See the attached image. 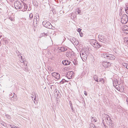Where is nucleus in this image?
Segmentation results:
<instances>
[{
  "label": "nucleus",
  "mask_w": 128,
  "mask_h": 128,
  "mask_svg": "<svg viewBox=\"0 0 128 128\" xmlns=\"http://www.w3.org/2000/svg\"><path fill=\"white\" fill-rule=\"evenodd\" d=\"M102 123L103 125L105 126V123H106L110 126L112 127L114 126V124L112 121L111 120L109 116L107 114H102Z\"/></svg>",
  "instance_id": "nucleus-1"
},
{
  "label": "nucleus",
  "mask_w": 128,
  "mask_h": 128,
  "mask_svg": "<svg viewBox=\"0 0 128 128\" xmlns=\"http://www.w3.org/2000/svg\"><path fill=\"white\" fill-rule=\"evenodd\" d=\"M98 38L100 42L105 44L109 42V38L107 36H104L103 35H99Z\"/></svg>",
  "instance_id": "nucleus-2"
},
{
  "label": "nucleus",
  "mask_w": 128,
  "mask_h": 128,
  "mask_svg": "<svg viewBox=\"0 0 128 128\" xmlns=\"http://www.w3.org/2000/svg\"><path fill=\"white\" fill-rule=\"evenodd\" d=\"M14 7L16 9H21L23 7V4L21 3L18 1H16L14 3Z\"/></svg>",
  "instance_id": "nucleus-3"
},
{
  "label": "nucleus",
  "mask_w": 128,
  "mask_h": 128,
  "mask_svg": "<svg viewBox=\"0 0 128 128\" xmlns=\"http://www.w3.org/2000/svg\"><path fill=\"white\" fill-rule=\"evenodd\" d=\"M90 42L92 45L96 48H99L101 46V45L98 43L96 40H92Z\"/></svg>",
  "instance_id": "nucleus-4"
},
{
  "label": "nucleus",
  "mask_w": 128,
  "mask_h": 128,
  "mask_svg": "<svg viewBox=\"0 0 128 128\" xmlns=\"http://www.w3.org/2000/svg\"><path fill=\"white\" fill-rule=\"evenodd\" d=\"M128 16L126 14H123L122 15L121 19V22L122 24H125L128 22Z\"/></svg>",
  "instance_id": "nucleus-5"
},
{
  "label": "nucleus",
  "mask_w": 128,
  "mask_h": 128,
  "mask_svg": "<svg viewBox=\"0 0 128 128\" xmlns=\"http://www.w3.org/2000/svg\"><path fill=\"white\" fill-rule=\"evenodd\" d=\"M42 24L46 28L51 29L52 28V25L50 23L46 21H44L42 22Z\"/></svg>",
  "instance_id": "nucleus-6"
},
{
  "label": "nucleus",
  "mask_w": 128,
  "mask_h": 128,
  "mask_svg": "<svg viewBox=\"0 0 128 128\" xmlns=\"http://www.w3.org/2000/svg\"><path fill=\"white\" fill-rule=\"evenodd\" d=\"M112 63L107 62H102V65L105 68H109L111 66Z\"/></svg>",
  "instance_id": "nucleus-7"
},
{
  "label": "nucleus",
  "mask_w": 128,
  "mask_h": 128,
  "mask_svg": "<svg viewBox=\"0 0 128 128\" xmlns=\"http://www.w3.org/2000/svg\"><path fill=\"white\" fill-rule=\"evenodd\" d=\"M36 15L37 16H34L33 20V23L34 24H37V22H38L39 21V17L38 14H36Z\"/></svg>",
  "instance_id": "nucleus-8"
},
{
  "label": "nucleus",
  "mask_w": 128,
  "mask_h": 128,
  "mask_svg": "<svg viewBox=\"0 0 128 128\" xmlns=\"http://www.w3.org/2000/svg\"><path fill=\"white\" fill-rule=\"evenodd\" d=\"M73 74V72L72 71L67 72L66 74V76L68 79H71L72 77Z\"/></svg>",
  "instance_id": "nucleus-9"
},
{
  "label": "nucleus",
  "mask_w": 128,
  "mask_h": 128,
  "mask_svg": "<svg viewBox=\"0 0 128 128\" xmlns=\"http://www.w3.org/2000/svg\"><path fill=\"white\" fill-rule=\"evenodd\" d=\"M123 32L127 34L128 33V26L126 25L124 26L122 29Z\"/></svg>",
  "instance_id": "nucleus-10"
},
{
  "label": "nucleus",
  "mask_w": 128,
  "mask_h": 128,
  "mask_svg": "<svg viewBox=\"0 0 128 128\" xmlns=\"http://www.w3.org/2000/svg\"><path fill=\"white\" fill-rule=\"evenodd\" d=\"M52 75L53 76L57 79H59L60 78V75L58 73L53 72L52 73Z\"/></svg>",
  "instance_id": "nucleus-11"
},
{
  "label": "nucleus",
  "mask_w": 128,
  "mask_h": 128,
  "mask_svg": "<svg viewBox=\"0 0 128 128\" xmlns=\"http://www.w3.org/2000/svg\"><path fill=\"white\" fill-rule=\"evenodd\" d=\"M10 16L8 18L12 21H14V17L13 14H12L11 12H9Z\"/></svg>",
  "instance_id": "nucleus-12"
},
{
  "label": "nucleus",
  "mask_w": 128,
  "mask_h": 128,
  "mask_svg": "<svg viewBox=\"0 0 128 128\" xmlns=\"http://www.w3.org/2000/svg\"><path fill=\"white\" fill-rule=\"evenodd\" d=\"M66 55L68 58H71L73 56V52H66Z\"/></svg>",
  "instance_id": "nucleus-13"
},
{
  "label": "nucleus",
  "mask_w": 128,
  "mask_h": 128,
  "mask_svg": "<svg viewBox=\"0 0 128 128\" xmlns=\"http://www.w3.org/2000/svg\"><path fill=\"white\" fill-rule=\"evenodd\" d=\"M62 63L64 65H70L71 62L68 60H63L62 62Z\"/></svg>",
  "instance_id": "nucleus-14"
},
{
  "label": "nucleus",
  "mask_w": 128,
  "mask_h": 128,
  "mask_svg": "<svg viewBox=\"0 0 128 128\" xmlns=\"http://www.w3.org/2000/svg\"><path fill=\"white\" fill-rule=\"evenodd\" d=\"M80 56L83 61H84L86 60L88 56L87 54L81 55L80 54Z\"/></svg>",
  "instance_id": "nucleus-15"
},
{
  "label": "nucleus",
  "mask_w": 128,
  "mask_h": 128,
  "mask_svg": "<svg viewBox=\"0 0 128 128\" xmlns=\"http://www.w3.org/2000/svg\"><path fill=\"white\" fill-rule=\"evenodd\" d=\"M109 55L108 59L114 60L115 59V57L114 56L110 54Z\"/></svg>",
  "instance_id": "nucleus-16"
},
{
  "label": "nucleus",
  "mask_w": 128,
  "mask_h": 128,
  "mask_svg": "<svg viewBox=\"0 0 128 128\" xmlns=\"http://www.w3.org/2000/svg\"><path fill=\"white\" fill-rule=\"evenodd\" d=\"M113 86L118 91H120V85H115L114 84V82H113Z\"/></svg>",
  "instance_id": "nucleus-17"
},
{
  "label": "nucleus",
  "mask_w": 128,
  "mask_h": 128,
  "mask_svg": "<svg viewBox=\"0 0 128 128\" xmlns=\"http://www.w3.org/2000/svg\"><path fill=\"white\" fill-rule=\"evenodd\" d=\"M32 98L34 102L35 103V101L36 100V94L35 93H33V94L32 95Z\"/></svg>",
  "instance_id": "nucleus-18"
},
{
  "label": "nucleus",
  "mask_w": 128,
  "mask_h": 128,
  "mask_svg": "<svg viewBox=\"0 0 128 128\" xmlns=\"http://www.w3.org/2000/svg\"><path fill=\"white\" fill-rule=\"evenodd\" d=\"M23 5H24V8H22V10L23 12L26 11L27 9L26 4H23Z\"/></svg>",
  "instance_id": "nucleus-19"
},
{
  "label": "nucleus",
  "mask_w": 128,
  "mask_h": 128,
  "mask_svg": "<svg viewBox=\"0 0 128 128\" xmlns=\"http://www.w3.org/2000/svg\"><path fill=\"white\" fill-rule=\"evenodd\" d=\"M93 78L95 80L98 82V77L97 75H95L94 76H93Z\"/></svg>",
  "instance_id": "nucleus-20"
},
{
  "label": "nucleus",
  "mask_w": 128,
  "mask_h": 128,
  "mask_svg": "<svg viewBox=\"0 0 128 128\" xmlns=\"http://www.w3.org/2000/svg\"><path fill=\"white\" fill-rule=\"evenodd\" d=\"M67 50V48H64V47H61L60 49V50L62 52H64Z\"/></svg>",
  "instance_id": "nucleus-21"
},
{
  "label": "nucleus",
  "mask_w": 128,
  "mask_h": 128,
  "mask_svg": "<svg viewBox=\"0 0 128 128\" xmlns=\"http://www.w3.org/2000/svg\"><path fill=\"white\" fill-rule=\"evenodd\" d=\"M124 42L126 44H128V38H125L124 39Z\"/></svg>",
  "instance_id": "nucleus-22"
},
{
  "label": "nucleus",
  "mask_w": 128,
  "mask_h": 128,
  "mask_svg": "<svg viewBox=\"0 0 128 128\" xmlns=\"http://www.w3.org/2000/svg\"><path fill=\"white\" fill-rule=\"evenodd\" d=\"M122 65L125 68H126L128 69V64L125 63H123L122 64Z\"/></svg>",
  "instance_id": "nucleus-23"
},
{
  "label": "nucleus",
  "mask_w": 128,
  "mask_h": 128,
  "mask_svg": "<svg viewBox=\"0 0 128 128\" xmlns=\"http://www.w3.org/2000/svg\"><path fill=\"white\" fill-rule=\"evenodd\" d=\"M71 41L72 43H74V42L76 41V40L74 38H70Z\"/></svg>",
  "instance_id": "nucleus-24"
},
{
  "label": "nucleus",
  "mask_w": 128,
  "mask_h": 128,
  "mask_svg": "<svg viewBox=\"0 0 128 128\" xmlns=\"http://www.w3.org/2000/svg\"><path fill=\"white\" fill-rule=\"evenodd\" d=\"M125 10L126 13L128 14V4L126 5Z\"/></svg>",
  "instance_id": "nucleus-25"
},
{
  "label": "nucleus",
  "mask_w": 128,
  "mask_h": 128,
  "mask_svg": "<svg viewBox=\"0 0 128 128\" xmlns=\"http://www.w3.org/2000/svg\"><path fill=\"white\" fill-rule=\"evenodd\" d=\"M92 121V122H96V118L95 117H92L91 118Z\"/></svg>",
  "instance_id": "nucleus-26"
},
{
  "label": "nucleus",
  "mask_w": 128,
  "mask_h": 128,
  "mask_svg": "<svg viewBox=\"0 0 128 128\" xmlns=\"http://www.w3.org/2000/svg\"><path fill=\"white\" fill-rule=\"evenodd\" d=\"M90 128H96L94 124L92 123H90Z\"/></svg>",
  "instance_id": "nucleus-27"
},
{
  "label": "nucleus",
  "mask_w": 128,
  "mask_h": 128,
  "mask_svg": "<svg viewBox=\"0 0 128 128\" xmlns=\"http://www.w3.org/2000/svg\"><path fill=\"white\" fill-rule=\"evenodd\" d=\"M14 0H9L10 2H9V4L11 6H13V1ZM8 3H9V2Z\"/></svg>",
  "instance_id": "nucleus-28"
},
{
  "label": "nucleus",
  "mask_w": 128,
  "mask_h": 128,
  "mask_svg": "<svg viewBox=\"0 0 128 128\" xmlns=\"http://www.w3.org/2000/svg\"><path fill=\"white\" fill-rule=\"evenodd\" d=\"M98 81V82H101L102 84H104V80L103 78H100Z\"/></svg>",
  "instance_id": "nucleus-29"
},
{
  "label": "nucleus",
  "mask_w": 128,
  "mask_h": 128,
  "mask_svg": "<svg viewBox=\"0 0 128 128\" xmlns=\"http://www.w3.org/2000/svg\"><path fill=\"white\" fill-rule=\"evenodd\" d=\"M68 82V81L63 79L60 82V83L61 84H63L64 82Z\"/></svg>",
  "instance_id": "nucleus-30"
},
{
  "label": "nucleus",
  "mask_w": 128,
  "mask_h": 128,
  "mask_svg": "<svg viewBox=\"0 0 128 128\" xmlns=\"http://www.w3.org/2000/svg\"><path fill=\"white\" fill-rule=\"evenodd\" d=\"M80 11L78 9H76V13L77 14H79L80 13Z\"/></svg>",
  "instance_id": "nucleus-31"
},
{
  "label": "nucleus",
  "mask_w": 128,
  "mask_h": 128,
  "mask_svg": "<svg viewBox=\"0 0 128 128\" xmlns=\"http://www.w3.org/2000/svg\"><path fill=\"white\" fill-rule=\"evenodd\" d=\"M80 54H81V55L87 54H86V52L85 51H81L80 52Z\"/></svg>",
  "instance_id": "nucleus-32"
},
{
  "label": "nucleus",
  "mask_w": 128,
  "mask_h": 128,
  "mask_svg": "<svg viewBox=\"0 0 128 128\" xmlns=\"http://www.w3.org/2000/svg\"><path fill=\"white\" fill-rule=\"evenodd\" d=\"M80 54H81V55L87 54H86V52L85 51H81L80 52Z\"/></svg>",
  "instance_id": "nucleus-33"
},
{
  "label": "nucleus",
  "mask_w": 128,
  "mask_h": 128,
  "mask_svg": "<svg viewBox=\"0 0 128 128\" xmlns=\"http://www.w3.org/2000/svg\"><path fill=\"white\" fill-rule=\"evenodd\" d=\"M73 62L74 64L76 65L78 64V62L76 61V60H74L72 62Z\"/></svg>",
  "instance_id": "nucleus-34"
},
{
  "label": "nucleus",
  "mask_w": 128,
  "mask_h": 128,
  "mask_svg": "<svg viewBox=\"0 0 128 128\" xmlns=\"http://www.w3.org/2000/svg\"><path fill=\"white\" fill-rule=\"evenodd\" d=\"M33 14L32 13H31L30 14L29 17L30 20L33 18Z\"/></svg>",
  "instance_id": "nucleus-35"
},
{
  "label": "nucleus",
  "mask_w": 128,
  "mask_h": 128,
  "mask_svg": "<svg viewBox=\"0 0 128 128\" xmlns=\"http://www.w3.org/2000/svg\"><path fill=\"white\" fill-rule=\"evenodd\" d=\"M106 54H102V56L104 58H106Z\"/></svg>",
  "instance_id": "nucleus-36"
},
{
  "label": "nucleus",
  "mask_w": 128,
  "mask_h": 128,
  "mask_svg": "<svg viewBox=\"0 0 128 128\" xmlns=\"http://www.w3.org/2000/svg\"><path fill=\"white\" fill-rule=\"evenodd\" d=\"M116 80H114V81H113V82H114V84L115 85H118L117 84H119L118 83V81L116 79Z\"/></svg>",
  "instance_id": "nucleus-37"
},
{
  "label": "nucleus",
  "mask_w": 128,
  "mask_h": 128,
  "mask_svg": "<svg viewBox=\"0 0 128 128\" xmlns=\"http://www.w3.org/2000/svg\"><path fill=\"white\" fill-rule=\"evenodd\" d=\"M20 57V61L22 62H24V61L22 59V56H21Z\"/></svg>",
  "instance_id": "nucleus-38"
},
{
  "label": "nucleus",
  "mask_w": 128,
  "mask_h": 128,
  "mask_svg": "<svg viewBox=\"0 0 128 128\" xmlns=\"http://www.w3.org/2000/svg\"><path fill=\"white\" fill-rule=\"evenodd\" d=\"M14 95H13L12 93H10L9 94V96L10 98H12L13 97Z\"/></svg>",
  "instance_id": "nucleus-39"
},
{
  "label": "nucleus",
  "mask_w": 128,
  "mask_h": 128,
  "mask_svg": "<svg viewBox=\"0 0 128 128\" xmlns=\"http://www.w3.org/2000/svg\"><path fill=\"white\" fill-rule=\"evenodd\" d=\"M78 42L76 40V41H75V42L74 43L76 45H77L78 44Z\"/></svg>",
  "instance_id": "nucleus-40"
},
{
  "label": "nucleus",
  "mask_w": 128,
  "mask_h": 128,
  "mask_svg": "<svg viewBox=\"0 0 128 128\" xmlns=\"http://www.w3.org/2000/svg\"><path fill=\"white\" fill-rule=\"evenodd\" d=\"M42 35L44 36L45 37H46L47 36V34L46 33H45L44 32V33L42 34Z\"/></svg>",
  "instance_id": "nucleus-41"
},
{
  "label": "nucleus",
  "mask_w": 128,
  "mask_h": 128,
  "mask_svg": "<svg viewBox=\"0 0 128 128\" xmlns=\"http://www.w3.org/2000/svg\"><path fill=\"white\" fill-rule=\"evenodd\" d=\"M70 102H71L70 101V107H71V108L72 109H73V107L72 106V103L71 104Z\"/></svg>",
  "instance_id": "nucleus-42"
},
{
  "label": "nucleus",
  "mask_w": 128,
  "mask_h": 128,
  "mask_svg": "<svg viewBox=\"0 0 128 128\" xmlns=\"http://www.w3.org/2000/svg\"><path fill=\"white\" fill-rule=\"evenodd\" d=\"M80 36L81 37H82L83 36V34L82 33V32H80L79 33Z\"/></svg>",
  "instance_id": "nucleus-43"
},
{
  "label": "nucleus",
  "mask_w": 128,
  "mask_h": 128,
  "mask_svg": "<svg viewBox=\"0 0 128 128\" xmlns=\"http://www.w3.org/2000/svg\"><path fill=\"white\" fill-rule=\"evenodd\" d=\"M110 54H106V59H108V56H109V55Z\"/></svg>",
  "instance_id": "nucleus-44"
},
{
  "label": "nucleus",
  "mask_w": 128,
  "mask_h": 128,
  "mask_svg": "<svg viewBox=\"0 0 128 128\" xmlns=\"http://www.w3.org/2000/svg\"><path fill=\"white\" fill-rule=\"evenodd\" d=\"M81 29L80 28H78V30H77V31L78 32H79V33L80 32H81Z\"/></svg>",
  "instance_id": "nucleus-45"
},
{
  "label": "nucleus",
  "mask_w": 128,
  "mask_h": 128,
  "mask_svg": "<svg viewBox=\"0 0 128 128\" xmlns=\"http://www.w3.org/2000/svg\"><path fill=\"white\" fill-rule=\"evenodd\" d=\"M84 94L86 96H87V93H86V91H84Z\"/></svg>",
  "instance_id": "nucleus-46"
},
{
  "label": "nucleus",
  "mask_w": 128,
  "mask_h": 128,
  "mask_svg": "<svg viewBox=\"0 0 128 128\" xmlns=\"http://www.w3.org/2000/svg\"><path fill=\"white\" fill-rule=\"evenodd\" d=\"M126 101L127 102V103L128 105V98H127L126 100Z\"/></svg>",
  "instance_id": "nucleus-47"
},
{
  "label": "nucleus",
  "mask_w": 128,
  "mask_h": 128,
  "mask_svg": "<svg viewBox=\"0 0 128 128\" xmlns=\"http://www.w3.org/2000/svg\"><path fill=\"white\" fill-rule=\"evenodd\" d=\"M12 128H17V127L15 126H14L12 127Z\"/></svg>",
  "instance_id": "nucleus-48"
},
{
  "label": "nucleus",
  "mask_w": 128,
  "mask_h": 128,
  "mask_svg": "<svg viewBox=\"0 0 128 128\" xmlns=\"http://www.w3.org/2000/svg\"><path fill=\"white\" fill-rule=\"evenodd\" d=\"M10 127L12 128V127H13V126H14L13 125H10Z\"/></svg>",
  "instance_id": "nucleus-49"
},
{
  "label": "nucleus",
  "mask_w": 128,
  "mask_h": 128,
  "mask_svg": "<svg viewBox=\"0 0 128 128\" xmlns=\"http://www.w3.org/2000/svg\"><path fill=\"white\" fill-rule=\"evenodd\" d=\"M16 52L17 54L18 52L19 53V52L18 51Z\"/></svg>",
  "instance_id": "nucleus-50"
},
{
  "label": "nucleus",
  "mask_w": 128,
  "mask_h": 128,
  "mask_svg": "<svg viewBox=\"0 0 128 128\" xmlns=\"http://www.w3.org/2000/svg\"><path fill=\"white\" fill-rule=\"evenodd\" d=\"M36 2V1H34V2H33V4H34V3H35V2Z\"/></svg>",
  "instance_id": "nucleus-51"
},
{
  "label": "nucleus",
  "mask_w": 128,
  "mask_h": 128,
  "mask_svg": "<svg viewBox=\"0 0 128 128\" xmlns=\"http://www.w3.org/2000/svg\"><path fill=\"white\" fill-rule=\"evenodd\" d=\"M1 85L0 84V89H1Z\"/></svg>",
  "instance_id": "nucleus-52"
},
{
  "label": "nucleus",
  "mask_w": 128,
  "mask_h": 128,
  "mask_svg": "<svg viewBox=\"0 0 128 128\" xmlns=\"http://www.w3.org/2000/svg\"><path fill=\"white\" fill-rule=\"evenodd\" d=\"M24 8V5H23V7L22 8Z\"/></svg>",
  "instance_id": "nucleus-53"
},
{
  "label": "nucleus",
  "mask_w": 128,
  "mask_h": 128,
  "mask_svg": "<svg viewBox=\"0 0 128 128\" xmlns=\"http://www.w3.org/2000/svg\"><path fill=\"white\" fill-rule=\"evenodd\" d=\"M0 44H1V42H0Z\"/></svg>",
  "instance_id": "nucleus-54"
},
{
  "label": "nucleus",
  "mask_w": 128,
  "mask_h": 128,
  "mask_svg": "<svg viewBox=\"0 0 128 128\" xmlns=\"http://www.w3.org/2000/svg\"><path fill=\"white\" fill-rule=\"evenodd\" d=\"M35 4V5L36 6V4ZM37 4H36V6H37Z\"/></svg>",
  "instance_id": "nucleus-55"
},
{
  "label": "nucleus",
  "mask_w": 128,
  "mask_h": 128,
  "mask_svg": "<svg viewBox=\"0 0 128 128\" xmlns=\"http://www.w3.org/2000/svg\"><path fill=\"white\" fill-rule=\"evenodd\" d=\"M1 36H0V38H1Z\"/></svg>",
  "instance_id": "nucleus-56"
},
{
  "label": "nucleus",
  "mask_w": 128,
  "mask_h": 128,
  "mask_svg": "<svg viewBox=\"0 0 128 128\" xmlns=\"http://www.w3.org/2000/svg\"><path fill=\"white\" fill-rule=\"evenodd\" d=\"M18 56H19V55H18Z\"/></svg>",
  "instance_id": "nucleus-57"
}]
</instances>
